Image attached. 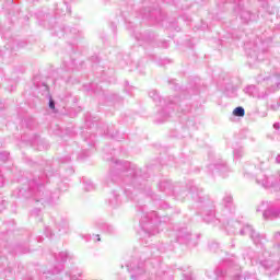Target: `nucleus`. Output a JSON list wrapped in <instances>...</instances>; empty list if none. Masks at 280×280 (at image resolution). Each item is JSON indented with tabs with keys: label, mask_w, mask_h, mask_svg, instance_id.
<instances>
[{
	"label": "nucleus",
	"mask_w": 280,
	"mask_h": 280,
	"mask_svg": "<svg viewBox=\"0 0 280 280\" xmlns=\"http://www.w3.org/2000/svg\"><path fill=\"white\" fill-rule=\"evenodd\" d=\"M49 108H56V103H54V100L49 101Z\"/></svg>",
	"instance_id": "f03ea898"
},
{
	"label": "nucleus",
	"mask_w": 280,
	"mask_h": 280,
	"mask_svg": "<svg viewBox=\"0 0 280 280\" xmlns=\"http://www.w3.org/2000/svg\"><path fill=\"white\" fill-rule=\"evenodd\" d=\"M233 115L235 117H244L245 115V110L243 107H236L234 110H233Z\"/></svg>",
	"instance_id": "f257e3e1"
},
{
	"label": "nucleus",
	"mask_w": 280,
	"mask_h": 280,
	"mask_svg": "<svg viewBox=\"0 0 280 280\" xmlns=\"http://www.w3.org/2000/svg\"><path fill=\"white\" fill-rule=\"evenodd\" d=\"M100 241H101L100 235H97V242H100Z\"/></svg>",
	"instance_id": "7ed1b4c3"
}]
</instances>
